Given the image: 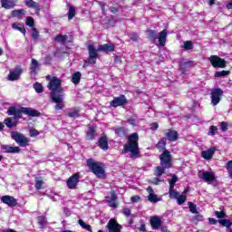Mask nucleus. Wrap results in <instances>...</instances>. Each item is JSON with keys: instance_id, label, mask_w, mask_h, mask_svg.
<instances>
[{"instance_id": "obj_1", "label": "nucleus", "mask_w": 232, "mask_h": 232, "mask_svg": "<svg viewBox=\"0 0 232 232\" xmlns=\"http://www.w3.org/2000/svg\"><path fill=\"white\" fill-rule=\"evenodd\" d=\"M114 50L115 45H113V44H105L100 45L97 49L95 48V45L89 44V59L86 61V63H89V64H95V63H97L98 52H113Z\"/></svg>"}, {"instance_id": "obj_2", "label": "nucleus", "mask_w": 232, "mask_h": 232, "mask_svg": "<svg viewBox=\"0 0 232 232\" xmlns=\"http://www.w3.org/2000/svg\"><path fill=\"white\" fill-rule=\"evenodd\" d=\"M124 150L130 152L131 159H139V134L133 133L129 137V143L124 146Z\"/></svg>"}, {"instance_id": "obj_3", "label": "nucleus", "mask_w": 232, "mask_h": 232, "mask_svg": "<svg viewBox=\"0 0 232 232\" xmlns=\"http://www.w3.org/2000/svg\"><path fill=\"white\" fill-rule=\"evenodd\" d=\"M87 167L98 179H104L106 177V170H104V165L102 163L89 159L87 160Z\"/></svg>"}, {"instance_id": "obj_4", "label": "nucleus", "mask_w": 232, "mask_h": 232, "mask_svg": "<svg viewBox=\"0 0 232 232\" xmlns=\"http://www.w3.org/2000/svg\"><path fill=\"white\" fill-rule=\"evenodd\" d=\"M48 88L52 92L51 97H52V94H53V93H55L56 95L64 94V92H63V88L61 87V80L59 78L53 77L50 80Z\"/></svg>"}, {"instance_id": "obj_5", "label": "nucleus", "mask_w": 232, "mask_h": 232, "mask_svg": "<svg viewBox=\"0 0 232 232\" xmlns=\"http://www.w3.org/2000/svg\"><path fill=\"white\" fill-rule=\"evenodd\" d=\"M11 138L17 144H19V146H22V148H24V146H28V142H30V140H28V138H26L21 132H17V131L11 132Z\"/></svg>"}, {"instance_id": "obj_6", "label": "nucleus", "mask_w": 232, "mask_h": 232, "mask_svg": "<svg viewBox=\"0 0 232 232\" xmlns=\"http://www.w3.org/2000/svg\"><path fill=\"white\" fill-rule=\"evenodd\" d=\"M198 179L204 180V182H208L211 184V182H215V172L213 171H206V170H199L198 173Z\"/></svg>"}, {"instance_id": "obj_7", "label": "nucleus", "mask_w": 232, "mask_h": 232, "mask_svg": "<svg viewBox=\"0 0 232 232\" xmlns=\"http://www.w3.org/2000/svg\"><path fill=\"white\" fill-rule=\"evenodd\" d=\"M208 61L213 68H226V60L220 58L218 55H211Z\"/></svg>"}, {"instance_id": "obj_8", "label": "nucleus", "mask_w": 232, "mask_h": 232, "mask_svg": "<svg viewBox=\"0 0 232 232\" xmlns=\"http://www.w3.org/2000/svg\"><path fill=\"white\" fill-rule=\"evenodd\" d=\"M160 166L163 168H171V154L169 151L165 150L160 157Z\"/></svg>"}, {"instance_id": "obj_9", "label": "nucleus", "mask_w": 232, "mask_h": 232, "mask_svg": "<svg viewBox=\"0 0 232 232\" xmlns=\"http://www.w3.org/2000/svg\"><path fill=\"white\" fill-rule=\"evenodd\" d=\"M224 95V91L221 89H212L211 90V103L213 106H217L220 102V98Z\"/></svg>"}, {"instance_id": "obj_10", "label": "nucleus", "mask_w": 232, "mask_h": 232, "mask_svg": "<svg viewBox=\"0 0 232 232\" xmlns=\"http://www.w3.org/2000/svg\"><path fill=\"white\" fill-rule=\"evenodd\" d=\"M51 98L56 103L55 110H63L64 108V94H56L53 92Z\"/></svg>"}, {"instance_id": "obj_11", "label": "nucleus", "mask_w": 232, "mask_h": 232, "mask_svg": "<svg viewBox=\"0 0 232 232\" xmlns=\"http://www.w3.org/2000/svg\"><path fill=\"white\" fill-rule=\"evenodd\" d=\"M107 229L109 232H121V229H122V227L117 223V220L111 219L107 224Z\"/></svg>"}, {"instance_id": "obj_12", "label": "nucleus", "mask_w": 232, "mask_h": 232, "mask_svg": "<svg viewBox=\"0 0 232 232\" xmlns=\"http://www.w3.org/2000/svg\"><path fill=\"white\" fill-rule=\"evenodd\" d=\"M0 200L3 204L9 206V208H14V206H17V199L12 196H2Z\"/></svg>"}, {"instance_id": "obj_13", "label": "nucleus", "mask_w": 232, "mask_h": 232, "mask_svg": "<svg viewBox=\"0 0 232 232\" xmlns=\"http://www.w3.org/2000/svg\"><path fill=\"white\" fill-rule=\"evenodd\" d=\"M164 135L167 137L168 140H170L171 142L179 140V132H177L175 130H166L164 131Z\"/></svg>"}, {"instance_id": "obj_14", "label": "nucleus", "mask_w": 232, "mask_h": 232, "mask_svg": "<svg viewBox=\"0 0 232 232\" xmlns=\"http://www.w3.org/2000/svg\"><path fill=\"white\" fill-rule=\"evenodd\" d=\"M215 151H217V147H210L208 150L201 151V157L205 160H211L213 155H215Z\"/></svg>"}, {"instance_id": "obj_15", "label": "nucleus", "mask_w": 232, "mask_h": 232, "mask_svg": "<svg viewBox=\"0 0 232 232\" xmlns=\"http://www.w3.org/2000/svg\"><path fill=\"white\" fill-rule=\"evenodd\" d=\"M77 184H79V174H73L67 180V187L69 189H75L77 188Z\"/></svg>"}, {"instance_id": "obj_16", "label": "nucleus", "mask_w": 232, "mask_h": 232, "mask_svg": "<svg viewBox=\"0 0 232 232\" xmlns=\"http://www.w3.org/2000/svg\"><path fill=\"white\" fill-rule=\"evenodd\" d=\"M147 191L149 193V196H148L149 202L155 203V202H160V200H162V198H159V196L155 194V191H153V188L151 187H148Z\"/></svg>"}, {"instance_id": "obj_17", "label": "nucleus", "mask_w": 232, "mask_h": 232, "mask_svg": "<svg viewBox=\"0 0 232 232\" xmlns=\"http://www.w3.org/2000/svg\"><path fill=\"white\" fill-rule=\"evenodd\" d=\"M21 73H23V71L19 68L11 70L8 74V81H19V77H21Z\"/></svg>"}, {"instance_id": "obj_18", "label": "nucleus", "mask_w": 232, "mask_h": 232, "mask_svg": "<svg viewBox=\"0 0 232 232\" xmlns=\"http://www.w3.org/2000/svg\"><path fill=\"white\" fill-rule=\"evenodd\" d=\"M117 195L115 194V192L111 191L110 196L106 197V201L108 203V205L110 206V208H117Z\"/></svg>"}, {"instance_id": "obj_19", "label": "nucleus", "mask_w": 232, "mask_h": 232, "mask_svg": "<svg viewBox=\"0 0 232 232\" xmlns=\"http://www.w3.org/2000/svg\"><path fill=\"white\" fill-rule=\"evenodd\" d=\"M124 104H126V97L124 95L114 98L111 102V106H113L114 108H117L118 106H124Z\"/></svg>"}, {"instance_id": "obj_20", "label": "nucleus", "mask_w": 232, "mask_h": 232, "mask_svg": "<svg viewBox=\"0 0 232 232\" xmlns=\"http://www.w3.org/2000/svg\"><path fill=\"white\" fill-rule=\"evenodd\" d=\"M21 113H24L25 115H29V117H38L39 111L32 109V108H26V107H22L20 109Z\"/></svg>"}, {"instance_id": "obj_21", "label": "nucleus", "mask_w": 232, "mask_h": 232, "mask_svg": "<svg viewBox=\"0 0 232 232\" xmlns=\"http://www.w3.org/2000/svg\"><path fill=\"white\" fill-rule=\"evenodd\" d=\"M150 226L152 229H159L162 226V219L155 216L150 218Z\"/></svg>"}, {"instance_id": "obj_22", "label": "nucleus", "mask_w": 232, "mask_h": 232, "mask_svg": "<svg viewBox=\"0 0 232 232\" xmlns=\"http://www.w3.org/2000/svg\"><path fill=\"white\" fill-rule=\"evenodd\" d=\"M1 150L4 153H19L21 151L19 147H10L8 145H2Z\"/></svg>"}, {"instance_id": "obj_23", "label": "nucleus", "mask_w": 232, "mask_h": 232, "mask_svg": "<svg viewBox=\"0 0 232 232\" xmlns=\"http://www.w3.org/2000/svg\"><path fill=\"white\" fill-rule=\"evenodd\" d=\"M2 8H5V10H10V8H14L15 6V1L14 0H1Z\"/></svg>"}, {"instance_id": "obj_24", "label": "nucleus", "mask_w": 232, "mask_h": 232, "mask_svg": "<svg viewBox=\"0 0 232 232\" xmlns=\"http://www.w3.org/2000/svg\"><path fill=\"white\" fill-rule=\"evenodd\" d=\"M19 118H7L5 120V126H7V128H14V126H16L17 124V120Z\"/></svg>"}, {"instance_id": "obj_25", "label": "nucleus", "mask_w": 232, "mask_h": 232, "mask_svg": "<svg viewBox=\"0 0 232 232\" xmlns=\"http://www.w3.org/2000/svg\"><path fill=\"white\" fill-rule=\"evenodd\" d=\"M25 5L28 8H34V10L36 11V14H39V4L34 2V0H25Z\"/></svg>"}, {"instance_id": "obj_26", "label": "nucleus", "mask_w": 232, "mask_h": 232, "mask_svg": "<svg viewBox=\"0 0 232 232\" xmlns=\"http://www.w3.org/2000/svg\"><path fill=\"white\" fill-rule=\"evenodd\" d=\"M167 35H168V31L166 30H163L160 33L158 39L160 46H164V44H166Z\"/></svg>"}, {"instance_id": "obj_27", "label": "nucleus", "mask_w": 232, "mask_h": 232, "mask_svg": "<svg viewBox=\"0 0 232 232\" xmlns=\"http://www.w3.org/2000/svg\"><path fill=\"white\" fill-rule=\"evenodd\" d=\"M8 115H14L16 119H21V111H19L14 107H11L7 111Z\"/></svg>"}, {"instance_id": "obj_28", "label": "nucleus", "mask_w": 232, "mask_h": 232, "mask_svg": "<svg viewBox=\"0 0 232 232\" xmlns=\"http://www.w3.org/2000/svg\"><path fill=\"white\" fill-rule=\"evenodd\" d=\"M95 138V129L92 126L88 127L86 139L87 140H92Z\"/></svg>"}, {"instance_id": "obj_29", "label": "nucleus", "mask_w": 232, "mask_h": 232, "mask_svg": "<svg viewBox=\"0 0 232 232\" xmlns=\"http://www.w3.org/2000/svg\"><path fill=\"white\" fill-rule=\"evenodd\" d=\"M99 146L102 150H108V138L105 136L102 137L99 140Z\"/></svg>"}, {"instance_id": "obj_30", "label": "nucleus", "mask_w": 232, "mask_h": 232, "mask_svg": "<svg viewBox=\"0 0 232 232\" xmlns=\"http://www.w3.org/2000/svg\"><path fill=\"white\" fill-rule=\"evenodd\" d=\"M80 112H81V109H79V108L71 109L68 111V117H71L72 119H76V117H79Z\"/></svg>"}, {"instance_id": "obj_31", "label": "nucleus", "mask_w": 232, "mask_h": 232, "mask_svg": "<svg viewBox=\"0 0 232 232\" xmlns=\"http://www.w3.org/2000/svg\"><path fill=\"white\" fill-rule=\"evenodd\" d=\"M39 72V63L35 59H32L31 73H37Z\"/></svg>"}, {"instance_id": "obj_32", "label": "nucleus", "mask_w": 232, "mask_h": 232, "mask_svg": "<svg viewBox=\"0 0 232 232\" xmlns=\"http://www.w3.org/2000/svg\"><path fill=\"white\" fill-rule=\"evenodd\" d=\"M14 30H18V32H21V34H24V35L26 34V29H24V25L21 24H13Z\"/></svg>"}, {"instance_id": "obj_33", "label": "nucleus", "mask_w": 232, "mask_h": 232, "mask_svg": "<svg viewBox=\"0 0 232 232\" xmlns=\"http://www.w3.org/2000/svg\"><path fill=\"white\" fill-rule=\"evenodd\" d=\"M218 223L223 226V227H232V220L231 219H219Z\"/></svg>"}, {"instance_id": "obj_34", "label": "nucleus", "mask_w": 232, "mask_h": 232, "mask_svg": "<svg viewBox=\"0 0 232 232\" xmlns=\"http://www.w3.org/2000/svg\"><path fill=\"white\" fill-rule=\"evenodd\" d=\"M181 48H183V50H193V42L191 41H185L183 42V44L181 45Z\"/></svg>"}, {"instance_id": "obj_35", "label": "nucleus", "mask_w": 232, "mask_h": 232, "mask_svg": "<svg viewBox=\"0 0 232 232\" xmlns=\"http://www.w3.org/2000/svg\"><path fill=\"white\" fill-rule=\"evenodd\" d=\"M72 82H73V84H79V82H81V72H76L72 74Z\"/></svg>"}, {"instance_id": "obj_36", "label": "nucleus", "mask_w": 232, "mask_h": 232, "mask_svg": "<svg viewBox=\"0 0 232 232\" xmlns=\"http://www.w3.org/2000/svg\"><path fill=\"white\" fill-rule=\"evenodd\" d=\"M166 169H169V168H165L163 166L156 167V169H155L156 177H160L164 173V171H166Z\"/></svg>"}, {"instance_id": "obj_37", "label": "nucleus", "mask_w": 232, "mask_h": 232, "mask_svg": "<svg viewBox=\"0 0 232 232\" xmlns=\"http://www.w3.org/2000/svg\"><path fill=\"white\" fill-rule=\"evenodd\" d=\"M176 200H177L179 206H182V204H184V202H186V200H188V197L185 194H182V195L179 194Z\"/></svg>"}, {"instance_id": "obj_38", "label": "nucleus", "mask_w": 232, "mask_h": 232, "mask_svg": "<svg viewBox=\"0 0 232 232\" xmlns=\"http://www.w3.org/2000/svg\"><path fill=\"white\" fill-rule=\"evenodd\" d=\"M188 208L190 213H193V215H198V210L197 209V205H195L193 202H188Z\"/></svg>"}, {"instance_id": "obj_39", "label": "nucleus", "mask_w": 232, "mask_h": 232, "mask_svg": "<svg viewBox=\"0 0 232 232\" xmlns=\"http://www.w3.org/2000/svg\"><path fill=\"white\" fill-rule=\"evenodd\" d=\"M78 224L83 228L86 229V231L92 232V226L85 224V222L82 219H79Z\"/></svg>"}, {"instance_id": "obj_40", "label": "nucleus", "mask_w": 232, "mask_h": 232, "mask_svg": "<svg viewBox=\"0 0 232 232\" xmlns=\"http://www.w3.org/2000/svg\"><path fill=\"white\" fill-rule=\"evenodd\" d=\"M169 198H176V199H177L178 197H179L180 194H179V192L176 191L175 189L169 188Z\"/></svg>"}, {"instance_id": "obj_41", "label": "nucleus", "mask_w": 232, "mask_h": 232, "mask_svg": "<svg viewBox=\"0 0 232 232\" xmlns=\"http://www.w3.org/2000/svg\"><path fill=\"white\" fill-rule=\"evenodd\" d=\"M66 39H68V36L60 34L54 38V41L56 43H65Z\"/></svg>"}, {"instance_id": "obj_42", "label": "nucleus", "mask_w": 232, "mask_h": 232, "mask_svg": "<svg viewBox=\"0 0 232 232\" xmlns=\"http://www.w3.org/2000/svg\"><path fill=\"white\" fill-rule=\"evenodd\" d=\"M34 89L35 90L36 93H43V84L36 82L34 84Z\"/></svg>"}, {"instance_id": "obj_43", "label": "nucleus", "mask_w": 232, "mask_h": 232, "mask_svg": "<svg viewBox=\"0 0 232 232\" xmlns=\"http://www.w3.org/2000/svg\"><path fill=\"white\" fill-rule=\"evenodd\" d=\"M227 75H229V71H220L215 73V77H226Z\"/></svg>"}, {"instance_id": "obj_44", "label": "nucleus", "mask_w": 232, "mask_h": 232, "mask_svg": "<svg viewBox=\"0 0 232 232\" xmlns=\"http://www.w3.org/2000/svg\"><path fill=\"white\" fill-rule=\"evenodd\" d=\"M31 37L32 39H34V41H37V39H39V32H37V29L35 28L32 29Z\"/></svg>"}, {"instance_id": "obj_45", "label": "nucleus", "mask_w": 232, "mask_h": 232, "mask_svg": "<svg viewBox=\"0 0 232 232\" xmlns=\"http://www.w3.org/2000/svg\"><path fill=\"white\" fill-rule=\"evenodd\" d=\"M214 215L217 218H226V212L224 210L215 211Z\"/></svg>"}, {"instance_id": "obj_46", "label": "nucleus", "mask_w": 232, "mask_h": 232, "mask_svg": "<svg viewBox=\"0 0 232 232\" xmlns=\"http://www.w3.org/2000/svg\"><path fill=\"white\" fill-rule=\"evenodd\" d=\"M68 17L70 20H72V19H73V17H75V8L73 6H71L69 8Z\"/></svg>"}, {"instance_id": "obj_47", "label": "nucleus", "mask_w": 232, "mask_h": 232, "mask_svg": "<svg viewBox=\"0 0 232 232\" xmlns=\"http://www.w3.org/2000/svg\"><path fill=\"white\" fill-rule=\"evenodd\" d=\"M158 150H164L166 148V139H162L157 144Z\"/></svg>"}, {"instance_id": "obj_48", "label": "nucleus", "mask_w": 232, "mask_h": 232, "mask_svg": "<svg viewBox=\"0 0 232 232\" xmlns=\"http://www.w3.org/2000/svg\"><path fill=\"white\" fill-rule=\"evenodd\" d=\"M177 180H179V179L175 175L172 177L171 179L169 180V188H175V183L177 182Z\"/></svg>"}, {"instance_id": "obj_49", "label": "nucleus", "mask_w": 232, "mask_h": 232, "mask_svg": "<svg viewBox=\"0 0 232 232\" xmlns=\"http://www.w3.org/2000/svg\"><path fill=\"white\" fill-rule=\"evenodd\" d=\"M148 35L150 39H151V41H157V35L155 34V31L153 30L148 31Z\"/></svg>"}, {"instance_id": "obj_50", "label": "nucleus", "mask_w": 232, "mask_h": 232, "mask_svg": "<svg viewBox=\"0 0 232 232\" xmlns=\"http://www.w3.org/2000/svg\"><path fill=\"white\" fill-rule=\"evenodd\" d=\"M227 173H228L229 177H232V160H229L227 163Z\"/></svg>"}, {"instance_id": "obj_51", "label": "nucleus", "mask_w": 232, "mask_h": 232, "mask_svg": "<svg viewBox=\"0 0 232 232\" xmlns=\"http://www.w3.org/2000/svg\"><path fill=\"white\" fill-rule=\"evenodd\" d=\"M217 131H218L217 126H210L208 135H211L213 137V135H215Z\"/></svg>"}, {"instance_id": "obj_52", "label": "nucleus", "mask_w": 232, "mask_h": 232, "mask_svg": "<svg viewBox=\"0 0 232 232\" xmlns=\"http://www.w3.org/2000/svg\"><path fill=\"white\" fill-rule=\"evenodd\" d=\"M36 184H35V188L36 189H43V184H44V181H42V179H36L35 180Z\"/></svg>"}, {"instance_id": "obj_53", "label": "nucleus", "mask_w": 232, "mask_h": 232, "mask_svg": "<svg viewBox=\"0 0 232 232\" xmlns=\"http://www.w3.org/2000/svg\"><path fill=\"white\" fill-rule=\"evenodd\" d=\"M25 24L27 26H30L31 28H34V18L32 17H27L25 21Z\"/></svg>"}, {"instance_id": "obj_54", "label": "nucleus", "mask_w": 232, "mask_h": 232, "mask_svg": "<svg viewBox=\"0 0 232 232\" xmlns=\"http://www.w3.org/2000/svg\"><path fill=\"white\" fill-rule=\"evenodd\" d=\"M23 14H24V10H15L13 12V15L14 17H21V15H23Z\"/></svg>"}, {"instance_id": "obj_55", "label": "nucleus", "mask_w": 232, "mask_h": 232, "mask_svg": "<svg viewBox=\"0 0 232 232\" xmlns=\"http://www.w3.org/2000/svg\"><path fill=\"white\" fill-rule=\"evenodd\" d=\"M38 224H40V226H44V224H46V218H43V217H39L38 218Z\"/></svg>"}, {"instance_id": "obj_56", "label": "nucleus", "mask_w": 232, "mask_h": 232, "mask_svg": "<svg viewBox=\"0 0 232 232\" xmlns=\"http://www.w3.org/2000/svg\"><path fill=\"white\" fill-rule=\"evenodd\" d=\"M37 135H39V131H37V130H30V137H37Z\"/></svg>"}, {"instance_id": "obj_57", "label": "nucleus", "mask_w": 232, "mask_h": 232, "mask_svg": "<svg viewBox=\"0 0 232 232\" xmlns=\"http://www.w3.org/2000/svg\"><path fill=\"white\" fill-rule=\"evenodd\" d=\"M131 202H140V196H134L130 198Z\"/></svg>"}, {"instance_id": "obj_58", "label": "nucleus", "mask_w": 232, "mask_h": 232, "mask_svg": "<svg viewBox=\"0 0 232 232\" xmlns=\"http://www.w3.org/2000/svg\"><path fill=\"white\" fill-rule=\"evenodd\" d=\"M221 130L227 131V123H226L225 121L221 122Z\"/></svg>"}, {"instance_id": "obj_59", "label": "nucleus", "mask_w": 232, "mask_h": 232, "mask_svg": "<svg viewBox=\"0 0 232 232\" xmlns=\"http://www.w3.org/2000/svg\"><path fill=\"white\" fill-rule=\"evenodd\" d=\"M123 215H125V217H130V215H131V210H130V208H124Z\"/></svg>"}, {"instance_id": "obj_60", "label": "nucleus", "mask_w": 232, "mask_h": 232, "mask_svg": "<svg viewBox=\"0 0 232 232\" xmlns=\"http://www.w3.org/2000/svg\"><path fill=\"white\" fill-rule=\"evenodd\" d=\"M208 222L209 224H212L213 226H215V224H217L218 221L215 218H209Z\"/></svg>"}, {"instance_id": "obj_61", "label": "nucleus", "mask_w": 232, "mask_h": 232, "mask_svg": "<svg viewBox=\"0 0 232 232\" xmlns=\"http://www.w3.org/2000/svg\"><path fill=\"white\" fill-rule=\"evenodd\" d=\"M151 130H158L159 129V123L154 122L150 125Z\"/></svg>"}, {"instance_id": "obj_62", "label": "nucleus", "mask_w": 232, "mask_h": 232, "mask_svg": "<svg viewBox=\"0 0 232 232\" xmlns=\"http://www.w3.org/2000/svg\"><path fill=\"white\" fill-rule=\"evenodd\" d=\"M135 122H136L135 118H130V119L129 120V123H130L131 126H135Z\"/></svg>"}, {"instance_id": "obj_63", "label": "nucleus", "mask_w": 232, "mask_h": 232, "mask_svg": "<svg viewBox=\"0 0 232 232\" xmlns=\"http://www.w3.org/2000/svg\"><path fill=\"white\" fill-rule=\"evenodd\" d=\"M161 180H160V179H159V178H155L153 180H152V184H159V182H160Z\"/></svg>"}, {"instance_id": "obj_64", "label": "nucleus", "mask_w": 232, "mask_h": 232, "mask_svg": "<svg viewBox=\"0 0 232 232\" xmlns=\"http://www.w3.org/2000/svg\"><path fill=\"white\" fill-rule=\"evenodd\" d=\"M161 232H169V229H168V227H162Z\"/></svg>"}]
</instances>
